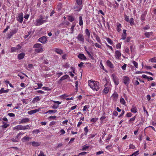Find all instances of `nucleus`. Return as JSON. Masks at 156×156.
Segmentation results:
<instances>
[{"mask_svg":"<svg viewBox=\"0 0 156 156\" xmlns=\"http://www.w3.org/2000/svg\"><path fill=\"white\" fill-rule=\"evenodd\" d=\"M89 86L94 90L97 91L99 90L100 85L98 82L96 81L90 80L88 82Z\"/></svg>","mask_w":156,"mask_h":156,"instance_id":"f257e3e1","label":"nucleus"},{"mask_svg":"<svg viewBox=\"0 0 156 156\" xmlns=\"http://www.w3.org/2000/svg\"><path fill=\"white\" fill-rule=\"evenodd\" d=\"M33 48H35V51L37 53H41L44 51L42 45L40 44L36 43L34 44L33 46Z\"/></svg>","mask_w":156,"mask_h":156,"instance_id":"f03ea898","label":"nucleus"},{"mask_svg":"<svg viewBox=\"0 0 156 156\" xmlns=\"http://www.w3.org/2000/svg\"><path fill=\"white\" fill-rule=\"evenodd\" d=\"M47 22L46 20L43 19V16H40L39 19L36 20L37 26H39L42 25L43 23Z\"/></svg>","mask_w":156,"mask_h":156,"instance_id":"7ed1b4c3","label":"nucleus"},{"mask_svg":"<svg viewBox=\"0 0 156 156\" xmlns=\"http://www.w3.org/2000/svg\"><path fill=\"white\" fill-rule=\"evenodd\" d=\"M112 79L114 81L115 85H118L119 84V80L118 77L114 74L112 75Z\"/></svg>","mask_w":156,"mask_h":156,"instance_id":"20e7f679","label":"nucleus"},{"mask_svg":"<svg viewBox=\"0 0 156 156\" xmlns=\"http://www.w3.org/2000/svg\"><path fill=\"white\" fill-rule=\"evenodd\" d=\"M77 38L80 42L83 43L84 42V38L83 35L82 34H79L78 35Z\"/></svg>","mask_w":156,"mask_h":156,"instance_id":"39448f33","label":"nucleus"},{"mask_svg":"<svg viewBox=\"0 0 156 156\" xmlns=\"http://www.w3.org/2000/svg\"><path fill=\"white\" fill-rule=\"evenodd\" d=\"M121 55V51L116 50L115 51V57L116 59L119 60Z\"/></svg>","mask_w":156,"mask_h":156,"instance_id":"423d86ee","label":"nucleus"},{"mask_svg":"<svg viewBox=\"0 0 156 156\" xmlns=\"http://www.w3.org/2000/svg\"><path fill=\"white\" fill-rule=\"evenodd\" d=\"M22 47L20 45L18 44L15 47H12L11 48V52H13L16 51H17L19 50Z\"/></svg>","mask_w":156,"mask_h":156,"instance_id":"0eeeda50","label":"nucleus"},{"mask_svg":"<svg viewBox=\"0 0 156 156\" xmlns=\"http://www.w3.org/2000/svg\"><path fill=\"white\" fill-rule=\"evenodd\" d=\"M129 81V78L128 76H124L123 77V83L125 84L128 85Z\"/></svg>","mask_w":156,"mask_h":156,"instance_id":"6e6552de","label":"nucleus"},{"mask_svg":"<svg viewBox=\"0 0 156 156\" xmlns=\"http://www.w3.org/2000/svg\"><path fill=\"white\" fill-rule=\"evenodd\" d=\"M47 41V37L44 36L40 37L38 39V41L43 44L46 43Z\"/></svg>","mask_w":156,"mask_h":156,"instance_id":"1a4fd4ad","label":"nucleus"},{"mask_svg":"<svg viewBox=\"0 0 156 156\" xmlns=\"http://www.w3.org/2000/svg\"><path fill=\"white\" fill-rule=\"evenodd\" d=\"M53 51L56 53L57 54L59 55H62L63 53V51L59 48H54L53 49Z\"/></svg>","mask_w":156,"mask_h":156,"instance_id":"9d476101","label":"nucleus"},{"mask_svg":"<svg viewBox=\"0 0 156 156\" xmlns=\"http://www.w3.org/2000/svg\"><path fill=\"white\" fill-rule=\"evenodd\" d=\"M29 121L30 119L29 118H24L19 121V124H20L26 123L29 122Z\"/></svg>","mask_w":156,"mask_h":156,"instance_id":"9b49d317","label":"nucleus"},{"mask_svg":"<svg viewBox=\"0 0 156 156\" xmlns=\"http://www.w3.org/2000/svg\"><path fill=\"white\" fill-rule=\"evenodd\" d=\"M23 13L22 12H21L19 15L18 16L17 18V20L20 23H22L23 21Z\"/></svg>","mask_w":156,"mask_h":156,"instance_id":"f8f14e48","label":"nucleus"},{"mask_svg":"<svg viewBox=\"0 0 156 156\" xmlns=\"http://www.w3.org/2000/svg\"><path fill=\"white\" fill-rule=\"evenodd\" d=\"M77 56L79 59L82 60H87V58L83 54H79Z\"/></svg>","mask_w":156,"mask_h":156,"instance_id":"ddd939ff","label":"nucleus"},{"mask_svg":"<svg viewBox=\"0 0 156 156\" xmlns=\"http://www.w3.org/2000/svg\"><path fill=\"white\" fill-rule=\"evenodd\" d=\"M107 83L104 85L105 88L103 90V93H104L105 94H108L109 90V87L107 86Z\"/></svg>","mask_w":156,"mask_h":156,"instance_id":"4468645a","label":"nucleus"},{"mask_svg":"<svg viewBox=\"0 0 156 156\" xmlns=\"http://www.w3.org/2000/svg\"><path fill=\"white\" fill-rule=\"evenodd\" d=\"M17 32V31L16 30H13L12 31L10 32L8 34L7 37H8L10 39L11 37L15 34H16Z\"/></svg>","mask_w":156,"mask_h":156,"instance_id":"2eb2a0df","label":"nucleus"},{"mask_svg":"<svg viewBox=\"0 0 156 156\" xmlns=\"http://www.w3.org/2000/svg\"><path fill=\"white\" fill-rule=\"evenodd\" d=\"M147 14L146 11H144L143 13L141 15L140 17V20L142 21H144L145 20V17Z\"/></svg>","mask_w":156,"mask_h":156,"instance_id":"dca6fc26","label":"nucleus"},{"mask_svg":"<svg viewBox=\"0 0 156 156\" xmlns=\"http://www.w3.org/2000/svg\"><path fill=\"white\" fill-rule=\"evenodd\" d=\"M30 143H31L32 146L34 147H37L39 146L41 144V143L39 142L33 141L31 142Z\"/></svg>","mask_w":156,"mask_h":156,"instance_id":"f3484780","label":"nucleus"},{"mask_svg":"<svg viewBox=\"0 0 156 156\" xmlns=\"http://www.w3.org/2000/svg\"><path fill=\"white\" fill-rule=\"evenodd\" d=\"M23 126L21 125H19L13 127L14 130H23Z\"/></svg>","mask_w":156,"mask_h":156,"instance_id":"a211bd4d","label":"nucleus"},{"mask_svg":"<svg viewBox=\"0 0 156 156\" xmlns=\"http://www.w3.org/2000/svg\"><path fill=\"white\" fill-rule=\"evenodd\" d=\"M122 28V26L121 24L119 23H118L117 25L116 30L118 32H119L121 30Z\"/></svg>","mask_w":156,"mask_h":156,"instance_id":"6ab92c4d","label":"nucleus"},{"mask_svg":"<svg viewBox=\"0 0 156 156\" xmlns=\"http://www.w3.org/2000/svg\"><path fill=\"white\" fill-rule=\"evenodd\" d=\"M25 55V54L24 53H21L18 55L17 58L19 60H21L24 58Z\"/></svg>","mask_w":156,"mask_h":156,"instance_id":"aec40b11","label":"nucleus"},{"mask_svg":"<svg viewBox=\"0 0 156 156\" xmlns=\"http://www.w3.org/2000/svg\"><path fill=\"white\" fill-rule=\"evenodd\" d=\"M130 111L132 112L135 113L137 112V110L136 107L134 105H133L132 106Z\"/></svg>","mask_w":156,"mask_h":156,"instance_id":"412c9836","label":"nucleus"},{"mask_svg":"<svg viewBox=\"0 0 156 156\" xmlns=\"http://www.w3.org/2000/svg\"><path fill=\"white\" fill-rule=\"evenodd\" d=\"M107 65L111 68H113L114 67L113 64L109 60H108L106 62Z\"/></svg>","mask_w":156,"mask_h":156,"instance_id":"4be33fe9","label":"nucleus"},{"mask_svg":"<svg viewBox=\"0 0 156 156\" xmlns=\"http://www.w3.org/2000/svg\"><path fill=\"white\" fill-rule=\"evenodd\" d=\"M119 95L116 92H114L112 97L113 100H116L118 97Z\"/></svg>","mask_w":156,"mask_h":156,"instance_id":"5701e85b","label":"nucleus"},{"mask_svg":"<svg viewBox=\"0 0 156 156\" xmlns=\"http://www.w3.org/2000/svg\"><path fill=\"white\" fill-rule=\"evenodd\" d=\"M39 110L36 109L34 110H31L30 111L28 112V113L30 115H32L34 113H35L37 112H39Z\"/></svg>","mask_w":156,"mask_h":156,"instance_id":"b1692460","label":"nucleus"},{"mask_svg":"<svg viewBox=\"0 0 156 156\" xmlns=\"http://www.w3.org/2000/svg\"><path fill=\"white\" fill-rule=\"evenodd\" d=\"M94 34L95 35V37L97 41L100 44H101V41L99 37L97 35H96V34L94 33Z\"/></svg>","mask_w":156,"mask_h":156,"instance_id":"393cba45","label":"nucleus"},{"mask_svg":"<svg viewBox=\"0 0 156 156\" xmlns=\"http://www.w3.org/2000/svg\"><path fill=\"white\" fill-rule=\"evenodd\" d=\"M68 75L66 74L62 76L60 79V81H62L65 79H66L69 77Z\"/></svg>","mask_w":156,"mask_h":156,"instance_id":"a878e982","label":"nucleus"},{"mask_svg":"<svg viewBox=\"0 0 156 156\" xmlns=\"http://www.w3.org/2000/svg\"><path fill=\"white\" fill-rule=\"evenodd\" d=\"M68 20L70 22H72L75 20V18L72 16H68Z\"/></svg>","mask_w":156,"mask_h":156,"instance_id":"bb28decb","label":"nucleus"},{"mask_svg":"<svg viewBox=\"0 0 156 156\" xmlns=\"http://www.w3.org/2000/svg\"><path fill=\"white\" fill-rule=\"evenodd\" d=\"M85 33L86 34L88 38H89L90 36V33L87 29H86L85 30Z\"/></svg>","mask_w":156,"mask_h":156,"instance_id":"cd10ccee","label":"nucleus"},{"mask_svg":"<svg viewBox=\"0 0 156 156\" xmlns=\"http://www.w3.org/2000/svg\"><path fill=\"white\" fill-rule=\"evenodd\" d=\"M23 130H24L26 129H30V126L29 125H27L26 126H23Z\"/></svg>","mask_w":156,"mask_h":156,"instance_id":"c85d7f7f","label":"nucleus"},{"mask_svg":"<svg viewBox=\"0 0 156 156\" xmlns=\"http://www.w3.org/2000/svg\"><path fill=\"white\" fill-rule=\"evenodd\" d=\"M39 100L40 99L39 97L38 96H37L33 99L32 102L33 103H35V102Z\"/></svg>","mask_w":156,"mask_h":156,"instance_id":"c756f323","label":"nucleus"},{"mask_svg":"<svg viewBox=\"0 0 156 156\" xmlns=\"http://www.w3.org/2000/svg\"><path fill=\"white\" fill-rule=\"evenodd\" d=\"M31 138H30L27 136H24L22 139V140L23 142L25 141L26 140H28L29 139H31Z\"/></svg>","mask_w":156,"mask_h":156,"instance_id":"7c9ffc66","label":"nucleus"},{"mask_svg":"<svg viewBox=\"0 0 156 156\" xmlns=\"http://www.w3.org/2000/svg\"><path fill=\"white\" fill-rule=\"evenodd\" d=\"M2 123L3 125L2 126V127L3 128H6L10 125L9 124L6 123L4 122H3Z\"/></svg>","mask_w":156,"mask_h":156,"instance_id":"2f4dec72","label":"nucleus"},{"mask_svg":"<svg viewBox=\"0 0 156 156\" xmlns=\"http://www.w3.org/2000/svg\"><path fill=\"white\" fill-rule=\"evenodd\" d=\"M79 25L80 26H82L83 24V22L82 19V17L81 16H80L79 17Z\"/></svg>","mask_w":156,"mask_h":156,"instance_id":"473e14b6","label":"nucleus"},{"mask_svg":"<svg viewBox=\"0 0 156 156\" xmlns=\"http://www.w3.org/2000/svg\"><path fill=\"white\" fill-rule=\"evenodd\" d=\"M129 22L131 26L135 25V23L134 21V20L133 18H130Z\"/></svg>","mask_w":156,"mask_h":156,"instance_id":"72a5a7b5","label":"nucleus"},{"mask_svg":"<svg viewBox=\"0 0 156 156\" xmlns=\"http://www.w3.org/2000/svg\"><path fill=\"white\" fill-rule=\"evenodd\" d=\"M152 32H146L144 34L147 37L149 38L151 36V35L152 34Z\"/></svg>","mask_w":156,"mask_h":156,"instance_id":"f704fd0d","label":"nucleus"},{"mask_svg":"<svg viewBox=\"0 0 156 156\" xmlns=\"http://www.w3.org/2000/svg\"><path fill=\"white\" fill-rule=\"evenodd\" d=\"M139 151H136L134 152L133 154L130 155H128L127 156H136L139 154Z\"/></svg>","mask_w":156,"mask_h":156,"instance_id":"c9c22d12","label":"nucleus"},{"mask_svg":"<svg viewBox=\"0 0 156 156\" xmlns=\"http://www.w3.org/2000/svg\"><path fill=\"white\" fill-rule=\"evenodd\" d=\"M90 107V106L89 105H86L84 106L83 107V111L84 112L85 111H87L88 110H87Z\"/></svg>","mask_w":156,"mask_h":156,"instance_id":"e433bc0d","label":"nucleus"},{"mask_svg":"<svg viewBox=\"0 0 156 156\" xmlns=\"http://www.w3.org/2000/svg\"><path fill=\"white\" fill-rule=\"evenodd\" d=\"M149 61H151L152 62H156V57L150 59Z\"/></svg>","mask_w":156,"mask_h":156,"instance_id":"4c0bfd02","label":"nucleus"},{"mask_svg":"<svg viewBox=\"0 0 156 156\" xmlns=\"http://www.w3.org/2000/svg\"><path fill=\"white\" fill-rule=\"evenodd\" d=\"M120 102L121 104L123 105H125L126 104V102L123 98H121L120 99Z\"/></svg>","mask_w":156,"mask_h":156,"instance_id":"58836bf2","label":"nucleus"},{"mask_svg":"<svg viewBox=\"0 0 156 156\" xmlns=\"http://www.w3.org/2000/svg\"><path fill=\"white\" fill-rule=\"evenodd\" d=\"M106 40L107 41V42L110 44L112 45V44L113 42L111 39L109 38H108L106 39Z\"/></svg>","mask_w":156,"mask_h":156,"instance_id":"ea45409f","label":"nucleus"},{"mask_svg":"<svg viewBox=\"0 0 156 156\" xmlns=\"http://www.w3.org/2000/svg\"><path fill=\"white\" fill-rule=\"evenodd\" d=\"M98 119L97 118H93L90 120V122H95L98 120Z\"/></svg>","mask_w":156,"mask_h":156,"instance_id":"a19ab883","label":"nucleus"},{"mask_svg":"<svg viewBox=\"0 0 156 156\" xmlns=\"http://www.w3.org/2000/svg\"><path fill=\"white\" fill-rule=\"evenodd\" d=\"M132 63L136 68H138V63L134 61H133Z\"/></svg>","mask_w":156,"mask_h":156,"instance_id":"79ce46f5","label":"nucleus"},{"mask_svg":"<svg viewBox=\"0 0 156 156\" xmlns=\"http://www.w3.org/2000/svg\"><path fill=\"white\" fill-rule=\"evenodd\" d=\"M76 2L79 5H81L82 4V0H76Z\"/></svg>","mask_w":156,"mask_h":156,"instance_id":"37998d69","label":"nucleus"},{"mask_svg":"<svg viewBox=\"0 0 156 156\" xmlns=\"http://www.w3.org/2000/svg\"><path fill=\"white\" fill-rule=\"evenodd\" d=\"M57 112V110H48L47 112H46V113H55Z\"/></svg>","mask_w":156,"mask_h":156,"instance_id":"c03bdc74","label":"nucleus"},{"mask_svg":"<svg viewBox=\"0 0 156 156\" xmlns=\"http://www.w3.org/2000/svg\"><path fill=\"white\" fill-rule=\"evenodd\" d=\"M133 83V84L135 85H137L139 84V82L137 80H134Z\"/></svg>","mask_w":156,"mask_h":156,"instance_id":"a18cd8bd","label":"nucleus"},{"mask_svg":"<svg viewBox=\"0 0 156 156\" xmlns=\"http://www.w3.org/2000/svg\"><path fill=\"white\" fill-rule=\"evenodd\" d=\"M94 45L97 48H102L101 46L97 43H96L94 44Z\"/></svg>","mask_w":156,"mask_h":156,"instance_id":"49530a36","label":"nucleus"},{"mask_svg":"<svg viewBox=\"0 0 156 156\" xmlns=\"http://www.w3.org/2000/svg\"><path fill=\"white\" fill-rule=\"evenodd\" d=\"M89 147V146H88L84 145L82 148V150L83 151L86 150L87 149H88Z\"/></svg>","mask_w":156,"mask_h":156,"instance_id":"de8ad7c7","label":"nucleus"},{"mask_svg":"<svg viewBox=\"0 0 156 156\" xmlns=\"http://www.w3.org/2000/svg\"><path fill=\"white\" fill-rule=\"evenodd\" d=\"M86 154H87L86 152H83L81 153H79L78 154V156H80V155L84 156V155H85Z\"/></svg>","mask_w":156,"mask_h":156,"instance_id":"09e8293b","label":"nucleus"},{"mask_svg":"<svg viewBox=\"0 0 156 156\" xmlns=\"http://www.w3.org/2000/svg\"><path fill=\"white\" fill-rule=\"evenodd\" d=\"M112 137V135L110 134H109L108 136V137L107 138L106 140V141L107 142L109 141V140L111 139Z\"/></svg>","mask_w":156,"mask_h":156,"instance_id":"8fccbe9b","label":"nucleus"},{"mask_svg":"<svg viewBox=\"0 0 156 156\" xmlns=\"http://www.w3.org/2000/svg\"><path fill=\"white\" fill-rule=\"evenodd\" d=\"M75 24H72L71 27V28H70V29H71V31H72L71 33H73V31H74V27H75Z\"/></svg>","mask_w":156,"mask_h":156,"instance_id":"3c124183","label":"nucleus"},{"mask_svg":"<svg viewBox=\"0 0 156 156\" xmlns=\"http://www.w3.org/2000/svg\"><path fill=\"white\" fill-rule=\"evenodd\" d=\"M84 131L85 132V134L86 135L88 132V129L87 127H86L84 128Z\"/></svg>","mask_w":156,"mask_h":156,"instance_id":"603ef678","label":"nucleus"},{"mask_svg":"<svg viewBox=\"0 0 156 156\" xmlns=\"http://www.w3.org/2000/svg\"><path fill=\"white\" fill-rule=\"evenodd\" d=\"M3 93H5V90L4 88L2 87L0 90V94Z\"/></svg>","mask_w":156,"mask_h":156,"instance_id":"864d4df0","label":"nucleus"},{"mask_svg":"<svg viewBox=\"0 0 156 156\" xmlns=\"http://www.w3.org/2000/svg\"><path fill=\"white\" fill-rule=\"evenodd\" d=\"M38 156H46V155L44 154V152L42 151H41Z\"/></svg>","mask_w":156,"mask_h":156,"instance_id":"5fc2aeb1","label":"nucleus"},{"mask_svg":"<svg viewBox=\"0 0 156 156\" xmlns=\"http://www.w3.org/2000/svg\"><path fill=\"white\" fill-rule=\"evenodd\" d=\"M59 132L61 133L60 135L64 134L66 133L65 131L63 129H62L60 130Z\"/></svg>","mask_w":156,"mask_h":156,"instance_id":"6e6d98bb","label":"nucleus"},{"mask_svg":"<svg viewBox=\"0 0 156 156\" xmlns=\"http://www.w3.org/2000/svg\"><path fill=\"white\" fill-rule=\"evenodd\" d=\"M127 65L126 64H124V65L122 66V68L123 70H125L126 69Z\"/></svg>","mask_w":156,"mask_h":156,"instance_id":"4d7b16f0","label":"nucleus"},{"mask_svg":"<svg viewBox=\"0 0 156 156\" xmlns=\"http://www.w3.org/2000/svg\"><path fill=\"white\" fill-rule=\"evenodd\" d=\"M125 20L127 22H129V18L128 16L125 15Z\"/></svg>","mask_w":156,"mask_h":156,"instance_id":"13d9d810","label":"nucleus"},{"mask_svg":"<svg viewBox=\"0 0 156 156\" xmlns=\"http://www.w3.org/2000/svg\"><path fill=\"white\" fill-rule=\"evenodd\" d=\"M87 53L88 55V56L89 57H90L92 59L93 58H94L93 56L91 55L89 51H87Z\"/></svg>","mask_w":156,"mask_h":156,"instance_id":"bf43d9fd","label":"nucleus"},{"mask_svg":"<svg viewBox=\"0 0 156 156\" xmlns=\"http://www.w3.org/2000/svg\"><path fill=\"white\" fill-rule=\"evenodd\" d=\"M121 44L120 43H118L116 45V48L117 49H119L121 48Z\"/></svg>","mask_w":156,"mask_h":156,"instance_id":"052dcab7","label":"nucleus"},{"mask_svg":"<svg viewBox=\"0 0 156 156\" xmlns=\"http://www.w3.org/2000/svg\"><path fill=\"white\" fill-rule=\"evenodd\" d=\"M127 34H122L121 39L123 40H125L126 38Z\"/></svg>","mask_w":156,"mask_h":156,"instance_id":"680f3d73","label":"nucleus"},{"mask_svg":"<svg viewBox=\"0 0 156 156\" xmlns=\"http://www.w3.org/2000/svg\"><path fill=\"white\" fill-rule=\"evenodd\" d=\"M129 148L130 149H134L135 148V146L132 144H131L129 145Z\"/></svg>","mask_w":156,"mask_h":156,"instance_id":"e2e57ef3","label":"nucleus"},{"mask_svg":"<svg viewBox=\"0 0 156 156\" xmlns=\"http://www.w3.org/2000/svg\"><path fill=\"white\" fill-rule=\"evenodd\" d=\"M39 132H40L39 130L38 129H34L33 131V133H35L36 134H38Z\"/></svg>","mask_w":156,"mask_h":156,"instance_id":"0e129e2a","label":"nucleus"},{"mask_svg":"<svg viewBox=\"0 0 156 156\" xmlns=\"http://www.w3.org/2000/svg\"><path fill=\"white\" fill-rule=\"evenodd\" d=\"M63 74L62 72H60L59 73H57L56 75H58V78L60 77Z\"/></svg>","mask_w":156,"mask_h":156,"instance_id":"69168bd1","label":"nucleus"},{"mask_svg":"<svg viewBox=\"0 0 156 156\" xmlns=\"http://www.w3.org/2000/svg\"><path fill=\"white\" fill-rule=\"evenodd\" d=\"M125 113V111L124 110H122L121 114L118 116L119 118H120Z\"/></svg>","mask_w":156,"mask_h":156,"instance_id":"338daca9","label":"nucleus"},{"mask_svg":"<svg viewBox=\"0 0 156 156\" xmlns=\"http://www.w3.org/2000/svg\"><path fill=\"white\" fill-rule=\"evenodd\" d=\"M8 115L10 117H14L15 116V115L13 113H9L8 114Z\"/></svg>","mask_w":156,"mask_h":156,"instance_id":"774afa93","label":"nucleus"}]
</instances>
